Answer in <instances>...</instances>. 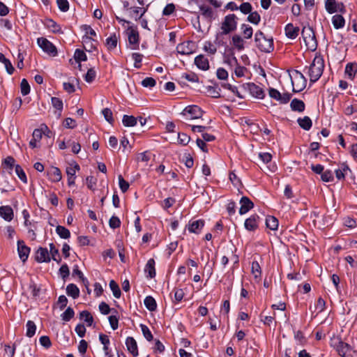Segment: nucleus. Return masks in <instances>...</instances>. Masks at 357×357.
<instances>
[{
    "mask_svg": "<svg viewBox=\"0 0 357 357\" xmlns=\"http://www.w3.org/2000/svg\"><path fill=\"white\" fill-rule=\"evenodd\" d=\"M324 68V61L321 56H316L307 68V75L311 82H317L321 76Z\"/></svg>",
    "mask_w": 357,
    "mask_h": 357,
    "instance_id": "nucleus-1",
    "label": "nucleus"
},
{
    "mask_svg": "<svg viewBox=\"0 0 357 357\" xmlns=\"http://www.w3.org/2000/svg\"><path fill=\"white\" fill-rule=\"evenodd\" d=\"M331 346L335 349L338 354L342 357H353V353H355V351L352 349L351 346L342 342L338 336L333 335L331 337Z\"/></svg>",
    "mask_w": 357,
    "mask_h": 357,
    "instance_id": "nucleus-2",
    "label": "nucleus"
},
{
    "mask_svg": "<svg viewBox=\"0 0 357 357\" xmlns=\"http://www.w3.org/2000/svg\"><path fill=\"white\" fill-rule=\"evenodd\" d=\"M255 42L258 48L264 52H271L273 50V38H267L264 33L258 31L255 33Z\"/></svg>",
    "mask_w": 357,
    "mask_h": 357,
    "instance_id": "nucleus-3",
    "label": "nucleus"
},
{
    "mask_svg": "<svg viewBox=\"0 0 357 357\" xmlns=\"http://www.w3.org/2000/svg\"><path fill=\"white\" fill-rule=\"evenodd\" d=\"M301 34L307 49L314 51L317 49V43L313 29L310 26H304Z\"/></svg>",
    "mask_w": 357,
    "mask_h": 357,
    "instance_id": "nucleus-4",
    "label": "nucleus"
},
{
    "mask_svg": "<svg viewBox=\"0 0 357 357\" xmlns=\"http://www.w3.org/2000/svg\"><path fill=\"white\" fill-rule=\"evenodd\" d=\"M293 77L295 80L291 79L293 91L294 92H300L305 89L307 80L304 75L299 71L295 70L293 73Z\"/></svg>",
    "mask_w": 357,
    "mask_h": 357,
    "instance_id": "nucleus-5",
    "label": "nucleus"
},
{
    "mask_svg": "<svg viewBox=\"0 0 357 357\" xmlns=\"http://www.w3.org/2000/svg\"><path fill=\"white\" fill-rule=\"evenodd\" d=\"M236 15L230 14L225 16L223 22L222 23L221 29L223 34H228L236 28Z\"/></svg>",
    "mask_w": 357,
    "mask_h": 357,
    "instance_id": "nucleus-6",
    "label": "nucleus"
},
{
    "mask_svg": "<svg viewBox=\"0 0 357 357\" xmlns=\"http://www.w3.org/2000/svg\"><path fill=\"white\" fill-rule=\"evenodd\" d=\"M186 119H197L202 116V110L197 105L187 106L181 112Z\"/></svg>",
    "mask_w": 357,
    "mask_h": 357,
    "instance_id": "nucleus-7",
    "label": "nucleus"
},
{
    "mask_svg": "<svg viewBox=\"0 0 357 357\" xmlns=\"http://www.w3.org/2000/svg\"><path fill=\"white\" fill-rule=\"evenodd\" d=\"M38 46L47 54L52 56L57 55V50L56 47L47 39L45 38H38Z\"/></svg>",
    "mask_w": 357,
    "mask_h": 357,
    "instance_id": "nucleus-8",
    "label": "nucleus"
},
{
    "mask_svg": "<svg viewBox=\"0 0 357 357\" xmlns=\"http://www.w3.org/2000/svg\"><path fill=\"white\" fill-rule=\"evenodd\" d=\"M269 96L271 98L278 100L281 104L287 103L291 98V95L289 93H280L277 89H271L269 90Z\"/></svg>",
    "mask_w": 357,
    "mask_h": 357,
    "instance_id": "nucleus-9",
    "label": "nucleus"
},
{
    "mask_svg": "<svg viewBox=\"0 0 357 357\" xmlns=\"http://www.w3.org/2000/svg\"><path fill=\"white\" fill-rule=\"evenodd\" d=\"M30 250V248L25 245L23 241L19 240L17 241V252L22 262L24 263L27 260Z\"/></svg>",
    "mask_w": 357,
    "mask_h": 357,
    "instance_id": "nucleus-10",
    "label": "nucleus"
},
{
    "mask_svg": "<svg viewBox=\"0 0 357 357\" xmlns=\"http://www.w3.org/2000/svg\"><path fill=\"white\" fill-rule=\"evenodd\" d=\"M194 44L191 41L180 43L176 47V51L181 54H190L193 53Z\"/></svg>",
    "mask_w": 357,
    "mask_h": 357,
    "instance_id": "nucleus-11",
    "label": "nucleus"
},
{
    "mask_svg": "<svg viewBox=\"0 0 357 357\" xmlns=\"http://www.w3.org/2000/svg\"><path fill=\"white\" fill-rule=\"evenodd\" d=\"M204 226L203 220H192L188 225V229L190 233L199 234Z\"/></svg>",
    "mask_w": 357,
    "mask_h": 357,
    "instance_id": "nucleus-12",
    "label": "nucleus"
},
{
    "mask_svg": "<svg viewBox=\"0 0 357 357\" xmlns=\"http://www.w3.org/2000/svg\"><path fill=\"white\" fill-rule=\"evenodd\" d=\"M241 207L239 209V213L241 215L245 214L248 213L251 208L254 207L253 202L247 197H241L240 200Z\"/></svg>",
    "mask_w": 357,
    "mask_h": 357,
    "instance_id": "nucleus-13",
    "label": "nucleus"
},
{
    "mask_svg": "<svg viewBox=\"0 0 357 357\" xmlns=\"http://www.w3.org/2000/svg\"><path fill=\"white\" fill-rule=\"evenodd\" d=\"M259 217L256 215H252L250 218H247L245 221V228L248 231H254L258 227V222Z\"/></svg>",
    "mask_w": 357,
    "mask_h": 357,
    "instance_id": "nucleus-14",
    "label": "nucleus"
},
{
    "mask_svg": "<svg viewBox=\"0 0 357 357\" xmlns=\"http://www.w3.org/2000/svg\"><path fill=\"white\" fill-rule=\"evenodd\" d=\"M36 260L39 263L49 262L50 261V257L47 249L39 248L36 253Z\"/></svg>",
    "mask_w": 357,
    "mask_h": 357,
    "instance_id": "nucleus-15",
    "label": "nucleus"
},
{
    "mask_svg": "<svg viewBox=\"0 0 357 357\" xmlns=\"http://www.w3.org/2000/svg\"><path fill=\"white\" fill-rule=\"evenodd\" d=\"M0 216L6 221L10 222L13 220V210L10 206H2L0 207Z\"/></svg>",
    "mask_w": 357,
    "mask_h": 357,
    "instance_id": "nucleus-16",
    "label": "nucleus"
},
{
    "mask_svg": "<svg viewBox=\"0 0 357 357\" xmlns=\"http://www.w3.org/2000/svg\"><path fill=\"white\" fill-rule=\"evenodd\" d=\"M82 29L85 32V36L82 38L83 43L88 44L89 43L96 42L91 38V36H95L96 35V31L89 25H84Z\"/></svg>",
    "mask_w": 357,
    "mask_h": 357,
    "instance_id": "nucleus-17",
    "label": "nucleus"
},
{
    "mask_svg": "<svg viewBox=\"0 0 357 357\" xmlns=\"http://www.w3.org/2000/svg\"><path fill=\"white\" fill-rule=\"evenodd\" d=\"M342 4L336 2L335 0H326L325 8L329 13H334L342 9Z\"/></svg>",
    "mask_w": 357,
    "mask_h": 357,
    "instance_id": "nucleus-18",
    "label": "nucleus"
},
{
    "mask_svg": "<svg viewBox=\"0 0 357 357\" xmlns=\"http://www.w3.org/2000/svg\"><path fill=\"white\" fill-rule=\"evenodd\" d=\"M195 63L201 70H206L209 68L208 60L202 54L195 57Z\"/></svg>",
    "mask_w": 357,
    "mask_h": 357,
    "instance_id": "nucleus-19",
    "label": "nucleus"
},
{
    "mask_svg": "<svg viewBox=\"0 0 357 357\" xmlns=\"http://www.w3.org/2000/svg\"><path fill=\"white\" fill-rule=\"evenodd\" d=\"M284 31L287 38L295 39L298 35L299 28L294 26L291 23H289L286 25Z\"/></svg>",
    "mask_w": 357,
    "mask_h": 357,
    "instance_id": "nucleus-20",
    "label": "nucleus"
},
{
    "mask_svg": "<svg viewBox=\"0 0 357 357\" xmlns=\"http://www.w3.org/2000/svg\"><path fill=\"white\" fill-rule=\"evenodd\" d=\"M126 344L128 350L134 356L138 355L137 345L135 340L132 337H127Z\"/></svg>",
    "mask_w": 357,
    "mask_h": 357,
    "instance_id": "nucleus-21",
    "label": "nucleus"
},
{
    "mask_svg": "<svg viewBox=\"0 0 357 357\" xmlns=\"http://www.w3.org/2000/svg\"><path fill=\"white\" fill-rule=\"evenodd\" d=\"M127 35L129 43L135 46L137 45L139 42V34L137 31L132 27H130L127 30Z\"/></svg>",
    "mask_w": 357,
    "mask_h": 357,
    "instance_id": "nucleus-22",
    "label": "nucleus"
},
{
    "mask_svg": "<svg viewBox=\"0 0 357 357\" xmlns=\"http://www.w3.org/2000/svg\"><path fill=\"white\" fill-rule=\"evenodd\" d=\"M248 89L250 93L257 98H263L264 96V92L261 87L256 85L255 84H248Z\"/></svg>",
    "mask_w": 357,
    "mask_h": 357,
    "instance_id": "nucleus-23",
    "label": "nucleus"
},
{
    "mask_svg": "<svg viewBox=\"0 0 357 357\" xmlns=\"http://www.w3.org/2000/svg\"><path fill=\"white\" fill-rule=\"evenodd\" d=\"M356 73H357V63H349L346 65L345 74L349 79L353 80L355 77Z\"/></svg>",
    "mask_w": 357,
    "mask_h": 357,
    "instance_id": "nucleus-24",
    "label": "nucleus"
},
{
    "mask_svg": "<svg viewBox=\"0 0 357 357\" xmlns=\"http://www.w3.org/2000/svg\"><path fill=\"white\" fill-rule=\"evenodd\" d=\"M144 272L147 274V277L150 278H153L155 276V261L153 259L148 260L144 268Z\"/></svg>",
    "mask_w": 357,
    "mask_h": 357,
    "instance_id": "nucleus-25",
    "label": "nucleus"
},
{
    "mask_svg": "<svg viewBox=\"0 0 357 357\" xmlns=\"http://www.w3.org/2000/svg\"><path fill=\"white\" fill-rule=\"evenodd\" d=\"M99 340L101 342V343L103 344V350L105 351V355L107 357H112L113 355L111 354V352L109 351L108 346L109 344V339L107 335L100 334L99 335Z\"/></svg>",
    "mask_w": 357,
    "mask_h": 357,
    "instance_id": "nucleus-26",
    "label": "nucleus"
},
{
    "mask_svg": "<svg viewBox=\"0 0 357 357\" xmlns=\"http://www.w3.org/2000/svg\"><path fill=\"white\" fill-rule=\"evenodd\" d=\"M290 107L293 111L301 112L305 109V103L301 100L294 98L291 100Z\"/></svg>",
    "mask_w": 357,
    "mask_h": 357,
    "instance_id": "nucleus-27",
    "label": "nucleus"
},
{
    "mask_svg": "<svg viewBox=\"0 0 357 357\" xmlns=\"http://www.w3.org/2000/svg\"><path fill=\"white\" fill-rule=\"evenodd\" d=\"M49 176L50 178L53 182H58L61 181L62 178L60 169L58 167H55L51 168V169L49 172Z\"/></svg>",
    "mask_w": 357,
    "mask_h": 357,
    "instance_id": "nucleus-28",
    "label": "nucleus"
},
{
    "mask_svg": "<svg viewBox=\"0 0 357 357\" xmlns=\"http://www.w3.org/2000/svg\"><path fill=\"white\" fill-rule=\"evenodd\" d=\"M298 125L304 130H309L312 125V120L308 116L298 118L297 120Z\"/></svg>",
    "mask_w": 357,
    "mask_h": 357,
    "instance_id": "nucleus-29",
    "label": "nucleus"
},
{
    "mask_svg": "<svg viewBox=\"0 0 357 357\" xmlns=\"http://www.w3.org/2000/svg\"><path fill=\"white\" fill-rule=\"evenodd\" d=\"M232 45L238 50L244 49V40L238 35H234L231 38Z\"/></svg>",
    "mask_w": 357,
    "mask_h": 357,
    "instance_id": "nucleus-30",
    "label": "nucleus"
},
{
    "mask_svg": "<svg viewBox=\"0 0 357 357\" xmlns=\"http://www.w3.org/2000/svg\"><path fill=\"white\" fill-rule=\"evenodd\" d=\"M119 37L115 34L111 35L109 38L106 39V46L109 50H114L118 43Z\"/></svg>",
    "mask_w": 357,
    "mask_h": 357,
    "instance_id": "nucleus-31",
    "label": "nucleus"
},
{
    "mask_svg": "<svg viewBox=\"0 0 357 357\" xmlns=\"http://www.w3.org/2000/svg\"><path fill=\"white\" fill-rule=\"evenodd\" d=\"M79 166L76 162H70L66 170L67 176H75L77 171H79Z\"/></svg>",
    "mask_w": 357,
    "mask_h": 357,
    "instance_id": "nucleus-32",
    "label": "nucleus"
},
{
    "mask_svg": "<svg viewBox=\"0 0 357 357\" xmlns=\"http://www.w3.org/2000/svg\"><path fill=\"white\" fill-rule=\"evenodd\" d=\"M0 62L3 63L6 69L7 73L9 75H12L14 72V68L10 61L6 59L3 54L0 52Z\"/></svg>",
    "mask_w": 357,
    "mask_h": 357,
    "instance_id": "nucleus-33",
    "label": "nucleus"
},
{
    "mask_svg": "<svg viewBox=\"0 0 357 357\" xmlns=\"http://www.w3.org/2000/svg\"><path fill=\"white\" fill-rule=\"evenodd\" d=\"M66 292L69 296L73 298H77L79 295V290L78 287L74 284H70L66 287Z\"/></svg>",
    "mask_w": 357,
    "mask_h": 357,
    "instance_id": "nucleus-34",
    "label": "nucleus"
},
{
    "mask_svg": "<svg viewBox=\"0 0 357 357\" xmlns=\"http://www.w3.org/2000/svg\"><path fill=\"white\" fill-rule=\"evenodd\" d=\"M45 26L54 33H61L60 26L51 19L45 20Z\"/></svg>",
    "mask_w": 357,
    "mask_h": 357,
    "instance_id": "nucleus-35",
    "label": "nucleus"
},
{
    "mask_svg": "<svg viewBox=\"0 0 357 357\" xmlns=\"http://www.w3.org/2000/svg\"><path fill=\"white\" fill-rule=\"evenodd\" d=\"M266 225L271 230H276L278 227V220L274 216H268L266 219Z\"/></svg>",
    "mask_w": 357,
    "mask_h": 357,
    "instance_id": "nucleus-36",
    "label": "nucleus"
},
{
    "mask_svg": "<svg viewBox=\"0 0 357 357\" xmlns=\"http://www.w3.org/2000/svg\"><path fill=\"white\" fill-rule=\"evenodd\" d=\"M344 19L340 15H335L332 18V23L335 29H340L344 26Z\"/></svg>",
    "mask_w": 357,
    "mask_h": 357,
    "instance_id": "nucleus-37",
    "label": "nucleus"
},
{
    "mask_svg": "<svg viewBox=\"0 0 357 357\" xmlns=\"http://www.w3.org/2000/svg\"><path fill=\"white\" fill-rule=\"evenodd\" d=\"M252 273L254 275L255 279L259 281L261 277V267L257 261H253L252 263Z\"/></svg>",
    "mask_w": 357,
    "mask_h": 357,
    "instance_id": "nucleus-38",
    "label": "nucleus"
},
{
    "mask_svg": "<svg viewBox=\"0 0 357 357\" xmlns=\"http://www.w3.org/2000/svg\"><path fill=\"white\" fill-rule=\"evenodd\" d=\"M122 122L125 126L132 127L137 124V119L133 116L124 115Z\"/></svg>",
    "mask_w": 357,
    "mask_h": 357,
    "instance_id": "nucleus-39",
    "label": "nucleus"
},
{
    "mask_svg": "<svg viewBox=\"0 0 357 357\" xmlns=\"http://www.w3.org/2000/svg\"><path fill=\"white\" fill-rule=\"evenodd\" d=\"M201 14L206 19L211 20L213 17V11L211 8L206 6H200Z\"/></svg>",
    "mask_w": 357,
    "mask_h": 357,
    "instance_id": "nucleus-40",
    "label": "nucleus"
},
{
    "mask_svg": "<svg viewBox=\"0 0 357 357\" xmlns=\"http://www.w3.org/2000/svg\"><path fill=\"white\" fill-rule=\"evenodd\" d=\"M56 232L61 238L67 239L70 236V231L63 226H57Z\"/></svg>",
    "mask_w": 357,
    "mask_h": 357,
    "instance_id": "nucleus-41",
    "label": "nucleus"
},
{
    "mask_svg": "<svg viewBox=\"0 0 357 357\" xmlns=\"http://www.w3.org/2000/svg\"><path fill=\"white\" fill-rule=\"evenodd\" d=\"M146 307L150 311H154L156 309L157 305L155 299L151 296H147L144 301Z\"/></svg>",
    "mask_w": 357,
    "mask_h": 357,
    "instance_id": "nucleus-42",
    "label": "nucleus"
},
{
    "mask_svg": "<svg viewBox=\"0 0 357 357\" xmlns=\"http://www.w3.org/2000/svg\"><path fill=\"white\" fill-rule=\"evenodd\" d=\"M80 319H83L88 326H91L93 322V319L91 313L88 311H82L79 314Z\"/></svg>",
    "mask_w": 357,
    "mask_h": 357,
    "instance_id": "nucleus-43",
    "label": "nucleus"
},
{
    "mask_svg": "<svg viewBox=\"0 0 357 357\" xmlns=\"http://www.w3.org/2000/svg\"><path fill=\"white\" fill-rule=\"evenodd\" d=\"M75 60L79 63L78 67L81 68L80 61L86 60V54L80 50H76L74 54Z\"/></svg>",
    "mask_w": 357,
    "mask_h": 357,
    "instance_id": "nucleus-44",
    "label": "nucleus"
},
{
    "mask_svg": "<svg viewBox=\"0 0 357 357\" xmlns=\"http://www.w3.org/2000/svg\"><path fill=\"white\" fill-rule=\"evenodd\" d=\"M52 104L54 108L59 110L58 117L61 116V112L63 109V102L61 99L56 97L52 98Z\"/></svg>",
    "mask_w": 357,
    "mask_h": 357,
    "instance_id": "nucleus-45",
    "label": "nucleus"
},
{
    "mask_svg": "<svg viewBox=\"0 0 357 357\" xmlns=\"http://www.w3.org/2000/svg\"><path fill=\"white\" fill-rule=\"evenodd\" d=\"M347 171H349L348 166L345 165H342L341 167L335 170V175L337 179H343L344 178L345 174H347Z\"/></svg>",
    "mask_w": 357,
    "mask_h": 357,
    "instance_id": "nucleus-46",
    "label": "nucleus"
},
{
    "mask_svg": "<svg viewBox=\"0 0 357 357\" xmlns=\"http://www.w3.org/2000/svg\"><path fill=\"white\" fill-rule=\"evenodd\" d=\"M204 50L210 54H215L217 52L216 46L210 41L204 43Z\"/></svg>",
    "mask_w": 357,
    "mask_h": 357,
    "instance_id": "nucleus-47",
    "label": "nucleus"
},
{
    "mask_svg": "<svg viewBox=\"0 0 357 357\" xmlns=\"http://www.w3.org/2000/svg\"><path fill=\"white\" fill-rule=\"evenodd\" d=\"M150 160V153L144 151L137 155L136 160L137 162L147 163Z\"/></svg>",
    "mask_w": 357,
    "mask_h": 357,
    "instance_id": "nucleus-48",
    "label": "nucleus"
},
{
    "mask_svg": "<svg viewBox=\"0 0 357 357\" xmlns=\"http://www.w3.org/2000/svg\"><path fill=\"white\" fill-rule=\"evenodd\" d=\"M36 330V326L32 321H28L26 323V336L31 337L34 335Z\"/></svg>",
    "mask_w": 357,
    "mask_h": 357,
    "instance_id": "nucleus-49",
    "label": "nucleus"
},
{
    "mask_svg": "<svg viewBox=\"0 0 357 357\" xmlns=\"http://www.w3.org/2000/svg\"><path fill=\"white\" fill-rule=\"evenodd\" d=\"M15 171L19 178L24 183H27L26 176L22 168L17 165L15 166Z\"/></svg>",
    "mask_w": 357,
    "mask_h": 357,
    "instance_id": "nucleus-50",
    "label": "nucleus"
},
{
    "mask_svg": "<svg viewBox=\"0 0 357 357\" xmlns=\"http://www.w3.org/2000/svg\"><path fill=\"white\" fill-rule=\"evenodd\" d=\"M260 20L261 17L257 11L251 12L248 17V21L254 24H258Z\"/></svg>",
    "mask_w": 357,
    "mask_h": 357,
    "instance_id": "nucleus-51",
    "label": "nucleus"
},
{
    "mask_svg": "<svg viewBox=\"0 0 357 357\" xmlns=\"http://www.w3.org/2000/svg\"><path fill=\"white\" fill-rule=\"evenodd\" d=\"M3 166L4 168L8 169L9 171L12 170L13 167L15 166V159L11 156H8L4 159Z\"/></svg>",
    "mask_w": 357,
    "mask_h": 357,
    "instance_id": "nucleus-52",
    "label": "nucleus"
},
{
    "mask_svg": "<svg viewBox=\"0 0 357 357\" xmlns=\"http://www.w3.org/2000/svg\"><path fill=\"white\" fill-rule=\"evenodd\" d=\"M109 287L113 292V295L116 298H119L121 296V290L119 289V285L117 284V283H116L115 281L111 280L109 282Z\"/></svg>",
    "mask_w": 357,
    "mask_h": 357,
    "instance_id": "nucleus-53",
    "label": "nucleus"
},
{
    "mask_svg": "<svg viewBox=\"0 0 357 357\" xmlns=\"http://www.w3.org/2000/svg\"><path fill=\"white\" fill-rule=\"evenodd\" d=\"M132 13L135 16L140 19L147 11V8L135 6L132 8Z\"/></svg>",
    "mask_w": 357,
    "mask_h": 357,
    "instance_id": "nucleus-54",
    "label": "nucleus"
},
{
    "mask_svg": "<svg viewBox=\"0 0 357 357\" xmlns=\"http://www.w3.org/2000/svg\"><path fill=\"white\" fill-rule=\"evenodd\" d=\"M224 62L230 67H235L238 64L236 58L233 55L225 56Z\"/></svg>",
    "mask_w": 357,
    "mask_h": 357,
    "instance_id": "nucleus-55",
    "label": "nucleus"
},
{
    "mask_svg": "<svg viewBox=\"0 0 357 357\" xmlns=\"http://www.w3.org/2000/svg\"><path fill=\"white\" fill-rule=\"evenodd\" d=\"M75 312L74 310L68 307L66 311L61 314V318L65 321H68L74 317Z\"/></svg>",
    "mask_w": 357,
    "mask_h": 357,
    "instance_id": "nucleus-56",
    "label": "nucleus"
},
{
    "mask_svg": "<svg viewBox=\"0 0 357 357\" xmlns=\"http://www.w3.org/2000/svg\"><path fill=\"white\" fill-rule=\"evenodd\" d=\"M241 29L243 30V33L245 38L249 39L252 38L253 30L251 26L246 24H243L241 26Z\"/></svg>",
    "mask_w": 357,
    "mask_h": 357,
    "instance_id": "nucleus-57",
    "label": "nucleus"
},
{
    "mask_svg": "<svg viewBox=\"0 0 357 357\" xmlns=\"http://www.w3.org/2000/svg\"><path fill=\"white\" fill-rule=\"evenodd\" d=\"M119 187L123 192H126L129 188V183L127 182L121 175L118 176Z\"/></svg>",
    "mask_w": 357,
    "mask_h": 357,
    "instance_id": "nucleus-58",
    "label": "nucleus"
},
{
    "mask_svg": "<svg viewBox=\"0 0 357 357\" xmlns=\"http://www.w3.org/2000/svg\"><path fill=\"white\" fill-rule=\"evenodd\" d=\"M21 93L23 96H26L30 92V86L26 79H23L20 84Z\"/></svg>",
    "mask_w": 357,
    "mask_h": 357,
    "instance_id": "nucleus-59",
    "label": "nucleus"
},
{
    "mask_svg": "<svg viewBox=\"0 0 357 357\" xmlns=\"http://www.w3.org/2000/svg\"><path fill=\"white\" fill-rule=\"evenodd\" d=\"M50 255H51L52 258L54 261H59V259H57V257H59V250L56 249L53 243L50 244Z\"/></svg>",
    "mask_w": 357,
    "mask_h": 357,
    "instance_id": "nucleus-60",
    "label": "nucleus"
},
{
    "mask_svg": "<svg viewBox=\"0 0 357 357\" xmlns=\"http://www.w3.org/2000/svg\"><path fill=\"white\" fill-rule=\"evenodd\" d=\"M140 326H141L142 331V333H143L144 337L148 341H151L153 340V335H152L151 332L150 331L149 328L144 324H141Z\"/></svg>",
    "mask_w": 357,
    "mask_h": 357,
    "instance_id": "nucleus-61",
    "label": "nucleus"
},
{
    "mask_svg": "<svg viewBox=\"0 0 357 357\" xmlns=\"http://www.w3.org/2000/svg\"><path fill=\"white\" fill-rule=\"evenodd\" d=\"M190 137L185 133H178V142L180 144L185 146L190 142Z\"/></svg>",
    "mask_w": 357,
    "mask_h": 357,
    "instance_id": "nucleus-62",
    "label": "nucleus"
},
{
    "mask_svg": "<svg viewBox=\"0 0 357 357\" xmlns=\"http://www.w3.org/2000/svg\"><path fill=\"white\" fill-rule=\"evenodd\" d=\"M238 9L243 13V14H250L252 12V6L248 2L243 3L238 8Z\"/></svg>",
    "mask_w": 357,
    "mask_h": 357,
    "instance_id": "nucleus-63",
    "label": "nucleus"
},
{
    "mask_svg": "<svg viewBox=\"0 0 357 357\" xmlns=\"http://www.w3.org/2000/svg\"><path fill=\"white\" fill-rule=\"evenodd\" d=\"M175 10V6L174 3H168L162 10V15L165 16H169L172 14Z\"/></svg>",
    "mask_w": 357,
    "mask_h": 357,
    "instance_id": "nucleus-64",
    "label": "nucleus"
}]
</instances>
